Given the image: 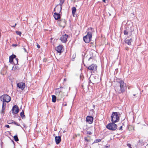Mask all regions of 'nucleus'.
<instances>
[{"mask_svg": "<svg viewBox=\"0 0 148 148\" xmlns=\"http://www.w3.org/2000/svg\"><path fill=\"white\" fill-rule=\"evenodd\" d=\"M13 120H9L8 121L7 123L8 124L13 123Z\"/></svg>", "mask_w": 148, "mask_h": 148, "instance_id": "nucleus-27", "label": "nucleus"}, {"mask_svg": "<svg viewBox=\"0 0 148 148\" xmlns=\"http://www.w3.org/2000/svg\"><path fill=\"white\" fill-rule=\"evenodd\" d=\"M86 121L89 124L92 123L93 121V118L91 116H88L86 118Z\"/></svg>", "mask_w": 148, "mask_h": 148, "instance_id": "nucleus-11", "label": "nucleus"}, {"mask_svg": "<svg viewBox=\"0 0 148 148\" xmlns=\"http://www.w3.org/2000/svg\"><path fill=\"white\" fill-rule=\"evenodd\" d=\"M122 126H121V127H120L119 129V130H122Z\"/></svg>", "mask_w": 148, "mask_h": 148, "instance_id": "nucleus-40", "label": "nucleus"}, {"mask_svg": "<svg viewBox=\"0 0 148 148\" xmlns=\"http://www.w3.org/2000/svg\"><path fill=\"white\" fill-rule=\"evenodd\" d=\"M111 117L112 122L113 123L118 122L119 120V117L117 112H113Z\"/></svg>", "mask_w": 148, "mask_h": 148, "instance_id": "nucleus-2", "label": "nucleus"}, {"mask_svg": "<svg viewBox=\"0 0 148 148\" xmlns=\"http://www.w3.org/2000/svg\"><path fill=\"white\" fill-rule=\"evenodd\" d=\"M66 21L64 19L62 18L60 21L58 20V22L60 26L63 27H64L66 25Z\"/></svg>", "mask_w": 148, "mask_h": 148, "instance_id": "nucleus-8", "label": "nucleus"}, {"mask_svg": "<svg viewBox=\"0 0 148 148\" xmlns=\"http://www.w3.org/2000/svg\"><path fill=\"white\" fill-rule=\"evenodd\" d=\"M18 66L17 67L16 66H13L12 67V70H13L14 69V70H15L16 69H18Z\"/></svg>", "mask_w": 148, "mask_h": 148, "instance_id": "nucleus-31", "label": "nucleus"}, {"mask_svg": "<svg viewBox=\"0 0 148 148\" xmlns=\"http://www.w3.org/2000/svg\"><path fill=\"white\" fill-rule=\"evenodd\" d=\"M20 116L22 119H24L25 118V116L24 114V110H23L22 112L20 113Z\"/></svg>", "mask_w": 148, "mask_h": 148, "instance_id": "nucleus-20", "label": "nucleus"}, {"mask_svg": "<svg viewBox=\"0 0 148 148\" xmlns=\"http://www.w3.org/2000/svg\"><path fill=\"white\" fill-rule=\"evenodd\" d=\"M13 123L15 125L18 126H20V125L19 124L17 123V122H15L14 121H13Z\"/></svg>", "mask_w": 148, "mask_h": 148, "instance_id": "nucleus-28", "label": "nucleus"}, {"mask_svg": "<svg viewBox=\"0 0 148 148\" xmlns=\"http://www.w3.org/2000/svg\"><path fill=\"white\" fill-rule=\"evenodd\" d=\"M90 82H91L90 80L89 82V83H90Z\"/></svg>", "mask_w": 148, "mask_h": 148, "instance_id": "nucleus-53", "label": "nucleus"}, {"mask_svg": "<svg viewBox=\"0 0 148 148\" xmlns=\"http://www.w3.org/2000/svg\"><path fill=\"white\" fill-rule=\"evenodd\" d=\"M93 107L94 108H95V105H93Z\"/></svg>", "mask_w": 148, "mask_h": 148, "instance_id": "nucleus-47", "label": "nucleus"}, {"mask_svg": "<svg viewBox=\"0 0 148 148\" xmlns=\"http://www.w3.org/2000/svg\"><path fill=\"white\" fill-rule=\"evenodd\" d=\"M37 47L38 48H39L40 47V46L38 44L37 45Z\"/></svg>", "mask_w": 148, "mask_h": 148, "instance_id": "nucleus-44", "label": "nucleus"}, {"mask_svg": "<svg viewBox=\"0 0 148 148\" xmlns=\"http://www.w3.org/2000/svg\"><path fill=\"white\" fill-rule=\"evenodd\" d=\"M18 119H19V120H21V119H20V117H19V118Z\"/></svg>", "mask_w": 148, "mask_h": 148, "instance_id": "nucleus-54", "label": "nucleus"}, {"mask_svg": "<svg viewBox=\"0 0 148 148\" xmlns=\"http://www.w3.org/2000/svg\"><path fill=\"white\" fill-rule=\"evenodd\" d=\"M12 110L13 113L17 114L18 112L19 109L17 106L14 105L13 107Z\"/></svg>", "mask_w": 148, "mask_h": 148, "instance_id": "nucleus-10", "label": "nucleus"}, {"mask_svg": "<svg viewBox=\"0 0 148 148\" xmlns=\"http://www.w3.org/2000/svg\"><path fill=\"white\" fill-rule=\"evenodd\" d=\"M5 127H7L8 128H9L10 127L9 125H5Z\"/></svg>", "mask_w": 148, "mask_h": 148, "instance_id": "nucleus-38", "label": "nucleus"}, {"mask_svg": "<svg viewBox=\"0 0 148 148\" xmlns=\"http://www.w3.org/2000/svg\"><path fill=\"white\" fill-rule=\"evenodd\" d=\"M82 88H83V89H84V86H83V85H82Z\"/></svg>", "mask_w": 148, "mask_h": 148, "instance_id": "nucleus-48", "label": "nucleus"}, {"mask_svg": "<svg viewBox=\"0 0 148 148\" xmlns=\"http://www.w3.org/2000/svg\"><path fill=\"white\" fill-rule=\"evenodd\" d=\"M59 8H60L59 7H58V6H56V9H58V12H59V13H61V12H59V11H60V9H59Z\"/></svg>", "mask_w": 148, "mask_h": 148, "instance_id": "nucleus-34", "label": "nucleus"}, {"mask_svg": "<svg viewBox=\"0 0 148 148\" xmlns=\"http://www.w3.org/2000/svg\"><path fill=\"white\" fill-rule=\"evenodd\" d=\"M16 33L19 36H21V32L16 31Z\"/></svg>", "mask_w": 148, "mask_h": 148, "instance_id": "nucleus-29", "label": "nucleus"}, {"mask_svg": "<svg viewBox=\"0 0 148 148\" xmlns=\"http://www.w3.org/2000/svg\"><path fill=\"white\" fill-rule=\"evenodd\" d=\"M68 36V35L64 34L60 37V40L62 42L65 43L67 40Z\"/></svg>", "mask_w": 148, "mask_h": 148, "instance_id": "nucleus-7", "label": "nucleus"}, {"mask_svg": "<svg viewBox=\"0 0 148 148\" xmlns=\"http://www.w3.org/2000/svg\"><path fill=\"white\" fill-rule=\"evenodd\" d=\"M61 14L60 13L55 12L54 13L53 16L55 20H58L61 18Z\"/></svg>", "mask_w": 148, "mask_h": 148, "instance_id": "nucleus-14", "label": "nucleus"}, {"mask_svg": "<svg viewBox=\"0 0 148 148\" xmlns=\"http://www.w3.org/2000/svg\"><path fill=\"white\" fill-rule=\"evenodd\" d=\"M86 67L87 68L88 71L91 73H95L97 72V66L96 64H92L88 67Z\"/></svg>", "mask_w": 148, "mask_h": 148, "instance_id": "nucleus-4", "label": "nucleus"}, {"mask_svg": "<svg viewBox=\"0 0 148 148\" xmlns=\"http://www.w3.org/2000/svg\"><path fill=\"white\" fill-rule=\"evenodd\" d=\"M134 96H135V95L134 94Z\"/></svg>", "mask_w": 148, "mask_h": 148, "instance_id": "nucleus-57", "label": "nucleus"}, {"mask_svg": "<svg viewBox=\"0 0 148 148\" xmlns=\"http://www.w3.org/2000/svg\"><path fill=\"white\" fill-rule=\"evenodd\" d=\"M3 142L2 141H1V148H2V146H3Z\"/></svg>", "mask_w": 148, "mask_h": 148, "instance_id": "nucleus-39", "label": "nucleus"}, {"mask_svg": "<svg viewBox=\"0 0 148 148\" xmlns=\"http://www.w3.org/2000/svg\"><path fill=\"white\" fill-rule=\"evenodd\" d=\"M117 125L115 123H108L106 126V127L110 130L114 131L117 129Z\"/></svg>", "mask_w": 148, "mask_h": 148, "instance_id": "nucleus-5", "label": "nucleus"}, {"mask_svg": "<svg viewBox=\"0 0 148 148\" xmlns=\"http://www.w3.org/2000/svg\"><path fill=\"white\" fill-rule=\"evenodd\" d=\"M62 45H60L56 47L55 49L58 53H61L62 52Z\"/></svg>", "mask_w": 148, "mask_h": 148, "instance_id": "nucleus-13", "label": "nucleus"}, {"mask_svg": "<svg viewBox=\"0 0 148 148\" xmlns=\"http://www.w3.org/2000/svg\"><path fill=\"white\" fill-rule=\"evenodd\" d=\"M133 41V40L132 38H130V39H125V43L129 45H131V42Z\"/></svg>", "mask_w": 148, "mask_h": 148, "instance_id": "nucleus-19", "label": "nucleus"}, {"mask_svg": "<svg viewBox=\"0 0 148 148\" xmlns=\"http://www.w3.org/2000/svg\"><path fill=\"white\" fill-rule=\"evenodd\" d=\"M65 132V131H63V132H64H64Z\"/></svg>", "mask_w": 148, "mask_h": 148, "instance_id": "nucleus-55", "label": "nucleus"}, {"mask_svg": "<svg viewBox=\"0 0 148 148\" xmlns=\"http://www.w3.org/2000/svg\"><path fill=\"white\" fill-rule=\"evenodd\" d=\"M61 95H60V97H61V98H62V97H61Z\"/></svg>", "mask_w": 148, "mask_h": 148, "instance_id": "nucleus-56", "label": "nucleus"}, {"mask_svg": "<svg viewBox=\"0 0 148 148\" xmlns=\"http://www.w3.org/2000/svg\"><path fill=\"white\" fill-rule=\"evenodd\" d=\"M60 88L61 89H65V88H64L63 87H60V88H57L56 89V95H58L59 96H60V92L62 91L61 89H59Z\"/></svg>", "mask_w": 148, "mask_h": 148, "instance_id": "nucleus-12", "label": "nucleus"}, {"mask_svg": "<svg viewBox=\"0 0 148 148\" xmlns=\"http://www.w3.org/2000/svg\"><path fill=\"white\" fill-rule=\"evenodd\" d=\"M84 140L86 142H90V140L88 139L86 137H84Z\"/></svg>", "mask_w": 148, "mask_h": 148, "instance_id": "nucleus-30", "label": "nucleus"}, {"mask_svg": "<svg viewBox=\"0 0 148 148\" xmlns=\"http://www.w3.org/2000/svg\"><path fill=\"white\" fill-rule=\"evenodd\" d=\"M63 106H66L67 105L66 103V102H64L62 104Z\"/></svg>", "mask_w": 148, "mask_h": 148, "instance_id": "nucleus-36", "label": "nucleus"}, {"mask_svg": "<svg viewBox=\"0 0 148 148\" xmlns=\"http://www.w3.org/2000/svg\"><path fill=\"white\" fill-rule=\"evenodd\" d=\"M14 138L15 141L17 142L19 140L18 136L17 135H15L14 136Z\"/></svg>", "mask_w": 148, "mask_h": 148, "instance_id": "nucleus-24", "label": "nucleus"}, {"mask_svg": "<svg viewBox=\"0 0 148 148\" xmlns=\"http://www.w3.org/2000/svg\"><path fill=\"white\" fill-rule=\"evenodd\" d=\"M64 0H60V3L59 4L57 5V6H58L59 5H60V7L59 8V9H60L59 12H61L62 9V5L64 2Z\"/></svg>", "mask_w": 148, "mask_h": 148, "instance_id": "nucleus-17", "label": "nucleus"}, {"mask_svg": "<svg viewBox=\"0 0 148 148\" xmlns=\"http://www.w3.org/2000/svg\"><path fill=\"white\" fill-rule=\"evenodd\" d=\"M18 59L17 58H15V59L14 60L13 64H14V65H16L18 64Z\"/></svg>", "mask_w": 148, "mask_h": 148, "instance_id": "nucleus-22", "label": "nucleus"}, {"mask_svg": "<svg viewBox=\"0 0 148 148\" xmlns=\"http://www.w3.org/2000/svg\"><path fill=\"white\" fill-rule=\"evenodd\" d=\"M18 46V45L17 44H12V46L13 47H16Z\"/></svg>", "mask_w": 148, "mask_h": 148, "instance_id": "nucleus-37", "label": "nucleus"}, {"mask_svg": "<svg viewBox=\"0 0 148 148\" xmlns=\"http://www.w3.org/2000/svg\"><path fill=\"white\" fill-rule=\"evenodd\" d=\"M71 10L73 16L74 17L76 16L77 15V14H75L76 11V9L75 7H73L72 8Z\"/></svg>", "mask_w": 148, "mask_h": 148, "instance_id": "nucleus-18", "label": "nucleus"}, {"mask_svg": "<svg viewBox=\"0 0 148 148\" xmlns=\"http://www.w3.org/2000/svg\"><path fill=\"white\" fill-rule=\"evenodd\" d=\"M1 100L7 103L9 102L11 99V97L7 95H3L0 97Z\"/></svg>", "mask_w": 148, "mask_h": 148, "instance_id": "nucleus-6", "label": "nucleus"}, {"mask_svg": "<svg viewBox=\"0 0 148 148\" xmlns=\"http://www.w3.org/2000/svg\"><path fill=\"white\" fill-rule=\"evenodd\" d=\"M116 81L119 84V86L115 87V91L119 94L124 92L126 88L125 83L120 79H118Z\"/></svg>", "mask_w": 148, "mask_h": 148, "instance_id": "nucleus-1", "label": "nucleus"}, {"mask_svg": "<svg viewBox=\"0 0 148 148\" xmlns=\"http://www.w3.org/2000/svg\"><path fill=\"white\" fill-rule=\"evenodd\" d=\"M17 86L19 88L21 89L22 90H23L25 87V83L23 82H19L17 84Z\"/></svg>", "mask_w": 148, "mask_h": 148, "instance_id": "nucleus-9", "label": "nucleus"}, {"mask_svg": "<svg viewBox=\"0 0 148 148\" xmlns=\"http://www.w3.org/2000/svg\"><path fill=\"white\" fill-rule=\"evenodd\" d=\"M91 59H92V57H90V58H89L88 59V60L89 61H90V60Z\"/></svg>", "mask_w": 148, "mask_h": 148, "instance_id": "nucleus-46", "label": "nucleus"}, {"mask_svg": "<svg viewBox=\"0 0 148 148\" xmlns=\"http://www.w3.org/2000/svg\"><path fill=\"white\" fill-rule=\"evenodd\" d=\"M23 49L24 50L25 52H27V50L25 48H24Z\"/></svg>", "mask_w": 148, "mask_h": 148, "instance_id": "nucleus-43", "label": "nucleus"}, {"mask_svg": "<svg viewBox=\"0 0 148 148\" xmlns=\"http://www.w3.org/2000/svg\"><path fill=\"white\" fill-rule=\"evenodd\" d=\"M16 25V23H15V24L14 25H13V26H12V27H15Z\"/></svg>", "mask_w": 148, "mask_h": 148, "instance_id": "nucleus-41", "label": "nucleus"}, {"mask_svg": "<svg viewBox=\"0 0 148 148\" xmlns=\"http://www.w3.org/2000/svg\"><path fill=\"white\" fill-rule=\"evenodd\" d=\"M5 102V101H3L2 106H6V104Z\"/></svg>", "mask_w": 148, "mask_h": 148, "instance_id": "nucleus-35", "label": "nucleus"}, {"mask_svg": "<svg viewBox=\"0 0 148 148\" xmlns=\"http://www.w3.org/2000/svg\"><path fill=\"white\" fill-rule=\"evenodd\" d=\"M56 8H54V11H55Z\"/></svg>", "mask_w": 148, "mask_h": 148, "instance_id": "nucleus-52", "label": "nucleus"}, {"mask_svg": "<svg viewBox=\"0 0 148 148\" xmlns=\"http://www.w3.org/2000/svg\"><path fill=\"white\" fill-rule=\"evenodd\" d=\"M4 112H5V109H2V110L1 111V113L3 114H4Z\"/></svg>", "mask_w": 148, "mask_h": 148, "instance_id": "nucleus-32", "label": "nucleus"}, {"mask_svg": "<svg viewBox=\"0 0 148 148\" xmlns=\"http://www.w3.org/2000/svg\"><path fill=\"white\" fill-rule=\"evenodd\" d=\"M101 140L100 139H97L95 140L94 142H93V143H96L100 142Z\"/></svg>", "mask_w": 148, "mask_h": 148, "instance_id": "nucleus-23", "label": "nucleus"}, {"mask_svg": "<svg viewBox=\"0 0 148 148\" xmlns=\"http://www.w3.org/2000/svg\"><path fill=\"white\" fill-rule=\"evenodd\" d=\"M87 137L88 138H90V136H88Z\"/></svg>", "mask_w": 148, "mask_h": 148, "instance_id": "nucleus-50", "label": "nucleus"}, {"mask_svg": "<svg viewBox=\"0 0 148 148\" xmlns=\"http://www.w3.org/2000/svg\"><path fill=\"white\" fill-rule=\"evenodd\" d=\"M92 36V32H87V35L84 36L83 38L84 41L87 43H89L91 40Z\"/></svg>", "mask_w": 148, "mask_h": 148, "instance_id": "nucleus-3", "label": "nucleus"}, {"mask_svg": "<svg viewBox=\"0 0 148 148\" xmlns=\"http://www.w3.org/2000/svg\"><path fill=\"white\" fill-rule=\"evenodd\" d=\"M52 102L53 103H55L56 100V97L54 95H52Z\"/></svg>", "mask_w": 148, "mask_h": 148, "instance_id": "nucleus-21", "label": "nucleus"}, {"mask_svg": "<svg viewBox=\"0 0 148 148\" xmlns=\"http://www.w3.org/2000/svg\"><path fill=\"white\" fill-rule=\"evenodd\" d=\"M127 145L128 146V147H129L130 148H132V147H131V145L130 144L127 143Z\"/></svg>", "mask_w": 148, "mask_h": 148, "instance_id": "nucleus-33", "label": "nucleus"}, {"mask_svg": "<svg viewBox=\"0 0 148 148\" xmlns=\"http://www.w3.org/2000/svg\"><path fill=\"white\" fill-rule=\"evenodd\" d=\"M105 1L106 0H103V1L104 2H106Z\"/></svg>", "mask_w": 148, "mask_h": 148, "instance_id": "nucleus-49", "label": "nucleus"}, {"mask_svg": "<svg viewBox=\"0 0 148 148\" xmlns=\"http://www.w3.org/2000/svg\"><path fill=\"white\" fill-rule=\"evenodd\" d=\"M55 139L56 143L57 144H59L61 141V136H60L55 137Z\"/></svg>", "mask_w": 148, "mask_h": 148, "instance_id": "nucleus-16", "label": "nucleus"}, {"mask_svg": "<svg viewBox=\"0 0 148 148\" xmlns=\"http://www.w3.org/2000/svg\"><path fill=\"white\" fill-rule=\"evenodd\" d=\"M86 134H89L90 135H91L92 134V133L90 131H89L88 130H86Z\"/></svg>", "mask_w": 148, "mask_h": 148, "instance_id": "nucleus-25", "label": "nucleus"}, {"mask_svg": "<svg viewBox=\"0 0 148 148\" xmlns=\"http://www.w3.org/2000/svg\"><path fill=\"white\" fill-rule=\"evenodd\" d=\"M16 57V56L13 54L9 57V62L10 63L13 64L14 60L15 59Z\"/></svg>", "mask_w": 148, "mask_h": 148, "instance_id": "nucleus-15", "label": "nucleus"}, {"mask_svg": "<svg viewBox=\"0 0 148 148\" xmlns=\"http://www.w3.org/2000/svg\"><path fill=\"white\" fill-rule=\"evenodd\" d=\"M128 34V32L127 29L125 30L124 31V34L125 35H127Z\"/></svg>", "mask_w": 148, "mask_h": 148, "instance_id": "nucleus-26", "label": "nucleus"}, {"mask_svg": "<svg viewBox=\"0 0 148 148\" xmlns=\"http://www.w3.org/2000/svg\"><path fill=\"white\" fill-rule=\"evenodd\" d=\"M88 29L89 30H92V28L91 27H90V28H88Z\"/></svg>", "mask_w": 148, "mask_h": 148, "instance_id": "nucleus-45", "label": "nucleus"}, {"mask_svg": "<svg viewBox=\"0 0 148 148\" xmlns=\"http://www.w3.org/2000/svg\"><path fill=\"white\" fill-rule=\"evenodd\" d=\"M5 106H2V109H5Z\"/></svg>", "mask_w": 148, "mask_h": 148, "instance_id": "nucleus-42", "label": "nucleus"}, {"mask_svg": "<svg viewBox=\"0 0 148 148\" xmlns=\"http://www.w3.org/2000/svg\"><path fill=\"white\" fill-rule=\"evenodd\" d=\"M66 80V78H64V81H65Z\"/></svg>", "mask_w": 148, "mask_h": 148, "instance_id": "nucleus-51", "label": "nucleus"}]
</instances>
